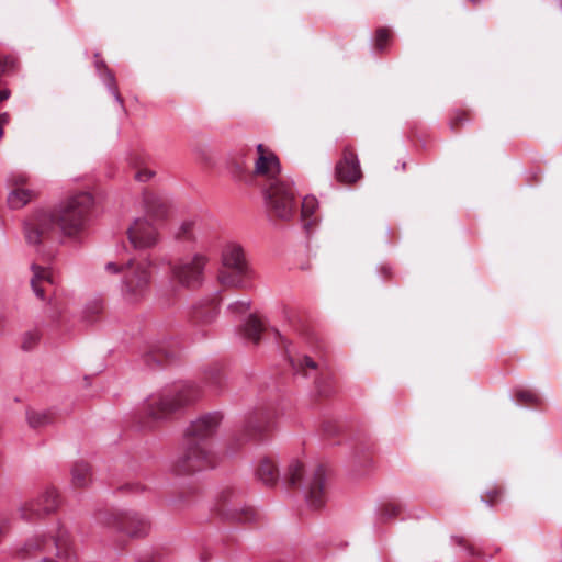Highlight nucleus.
I'll list each match as a JSON object with an SVG mask.
<instances>
[{"label": "nucleus", "instance_id": "11", "mask_svg": "<svg viewBox=\"0 0 562 562\" xmlns=\"http://www.w3.org/2000/svg\"><path fill=\"white\" fill-rule=\"evenodd\" d=\"M266 200L270 215L278 220L289 221L296 212L293 188L285 181L269 184Z\"/></svg>", "mask_w": 562, "mask_h": 562}, {"label": "nucleus", "instance_id": "48", "mask_svg": "<svg viewBox=\"0 0 562 562\" xmlns=\"http://www.w3.org/2000/svg\"><path fill=\"white\" fill-rule=\"evenodd\" d=\"M43 562H56L55 560H53L52 558H44L43 559Z\"/></svg>", "mask_w": 562, "mask_h": 562}, {"label": "nucleus", "instance_id": "2", "mask_svg": "<svg viewBox=\"0 0 562 562\" xmlns=\"http://www.w3.org/2000/svg\"><path fill=\"white\" fill-rule=\"evenodd\" d=\"M201 396L202 390L192 383L182 385L175 394L153 395L135 415V423L144 430H151L179 409L195 403Z\"/></svg>", "mask_w": 562, "mask_h": 562}, {"label": "nucleus", "instance_id": "3", "mask_svg": "<svg viewBox=\"0 0 562 562\" xmlns=\"http://www.w3.org/2000/svg\"><path fill=\"white\" fill-rule=\"evenodd\" d=\"M153 262L147 259H130L125 265L108 262L105 271L122 274L121 291L124 300L137 304L145 300L153 279Z\"/></svg>", "mask_w": 562, "mask_h": 562}, {"label": "nucleus", "instance_id": "15", "mask_svg": "<svg viewBox=\"0 0 562 562\" xmlns=\"http://www.w3.org/2000/svg\"><path fill=\"white\" fill-rule=\"evenodd\" d=\"M289 361L296 373L305 378H315V387L319 396L326 397L329 395V373L324 371L318 362L308 356H299L295 358L289 356Z\"/></svg>", "mask_w": 562, "mask_h": 562}, {"label": "nucleus", "instance_id": "7", "mask_svg": "<svg viewBox=\"0 0 562 562\" xmlns=\"http://www.w3.org/2000/svg\"><path fill=\"white\" fill-rule=\"evenodd\" d=\"M216 459L205 443L184 439L181 452L175 458L170 471L177 476H190L214 468Z\"/></svg>", "mask_w": 562, "mask_h": 562}, {"label": "nucleus", "instance_id": "14", "mask_svg": "<svg viewBox=\"0 0 562 562\" xmlns=\"http://www.w3.org/2000/svg\"><path fill=\"white\" fill-rule=\"evenodd\" d=\"M100 520L103 525L132 538L147 535L150 528V522L136 512L105 513Z\"/></svg>", "mask_w": 562, "mask_h": 562}, {"label": "nucleus", "instance_id": "1", "mask_svg": "<svg viewBox=\"0 0 562 562\" xmlns=\"http://www.w3.org/2000/svg\"><path fill=\"white\" fill-rule=\"evenodd\" d=\"M93 196L79 192L69 196L56 210L34 213L24 225V237L29 245L37 246L53 237L60 229L66 236L79 235L87 226Z\"/></svg>", "mask_w": 562, "mask_h": 562}, {"label": "nucleus", "instance_id": "46", "mask_svg": "<svg viewBox=\"0 0 562 562\" xmlns=\"http://www.w3.org/2000/svg\"><path fill=\"white\" fill-rule=\"evenodd\" d=\"M381 273L385 277V278H389L391 276V272H390V269L385 266L381 267Z\"/></svg>", "mask_w": 562, "mask_h": 562}, {"label": "nucleus", "instance_id": "34", "mask_svg": "<svg viewBox=\"0 0 562 562\" xmlns=\"http://www.w3.org/2000/svg\"><path fill=\"white\" fill-rule=\"evenodd\" d=\"M102 312H103L102 304L100 302H93L86 307L85 313H83V318L86 322L92 324L99 319Z\"/></svg>", "mask_w": 562, "mask_h": 562}, {"label": "nucleus", "instance_id": "21", "mask_svg": "<svg viewBox=\"0 0 562 562\" xmlns=\"http://www.w3.org/2000/svg\"><path fill=\"white\" fill-rule=\"evenodd\" d=\"M12 191L8 196V203L12 209L23 207L34 196V190L29 188V180L25 175L19 173L12 177Z\"/></svg>", "mask_w": 562, "mask_h": 562}, {"label": "nucleus", "instance_id": "39", "mask_svg": "<svg viewBox=\"0 0 562 562\" xmlns=\"http://www.w3.org/2000/svg\"><path fill=\"white\" fill-rule=\"evenodd\" d=\"M156 172L151 170L148 165L144 168L138 169L134 173V178L139 182H147L155 177Z\"/></svg>", "mask_w": 562, "mask_h": 562}, {"label": "nucleus", "instance_id": "22", "mask_svg": "<svg viewBox=\"0 0 562 562\" xmlns=\"http://www.w3.org/2000/svg\"><path fill=\"white\" fill-rule=\"evenodd\" d=\"M218 314V301L211 299L198 304L193 311L191 318L196 325H209L215 321Z\"/></svg>", "mask_w": 562, "mask_h": 562}, {"label": "nucleus", "instance_id": "13", "mask_svg": "<svg viewBox=\"0 0 562 562\" xmlns=\"http://www.w3.org/2000/svg\"><path fill=\"white\" fill-rule=\"evenodd\" d=\"M60 506V495L54 486H46L36 498L22 503L18 513L25 521L40 520L57 512Z\"/></svg>", "mask_w": 562, "mask_h": 562}, {"label": "nucleus", "instance_id": "33", "mask_svg": "<svg viewBox=\"0 0 562 562\" xmlns=\"http://www.w3.org/2000/svg\"><path fill=\"white\" fill-rule=\"evenodd\" d=\"M516 400L519 404L526 406H536L539 403V397L537 394L529 390H519L516 392Z\"/></svg>", "mask_w": 562, "mask_h": 562}, {"label": "nucleus", "instance_id": "20", "mask_svg": "<svg viewBox=\"0 0 562 562\" xmlns=\"http://www.w3.org/2000/svg\"><path fill=\"white\" fill-rule=\"evenodd\" d=\"M361 177L357 155L350 147H346L342 158L336 165V178L347 184L356 182Z\"/></svg>", "mask_w": 562, "mask_h": 562}, {"label": "nucleus", "instance_id": "30", "mask_svg": "<svg viewBox=\"0 0 562 562\" xmlns=\"http://www.w3.org/2000/svg\"><path fill=\"white\" fill-rule=\"evenodd\" d=\"M148 162L149 156L142 151H133L127 157V164L134 171L146 167Z\"/></svg>", "mask_w": 562, "mask_h": 562}, {"label": "nucleus", "instance_id": "40", "mask_svg": "<svg viewBox=\"0 0 562 562\" xmlns=\"http://www.w3.org/2000/svg\"><path fill=\"white\" fill-rule=\"evenodd\" d=\"M228 308L234 314H244L250 308V302L246 300H239L232 303Z\"/></svg>", "mask_w": 562, "mask_h": 562}, {"label": "nucleus", "instance_id": "24", "mask_svg": "<svg viewBox=\"0 0 562 562\" xmlns=\"http://www.w3.org/2000/svg\"><path fill=\"white\" fill-rule=\"evenodd\" d=\"M92 480L91 467L85 461H77L71 469V486L86 488Z\"/></svg>", "mask_w": 562, "mask_h": 562}, {"label": "nucleus", "instance_id": "36", "mask_svg": "<svg viewBox=\"0 0 562 562\" xmlns=\"http://www.w3.org/2000/svg\"><path fill=\"white\" fill-rule=\"evenodd\" d=\"M317 200L314 196H305L302 202L301 215L303 220H308L317 209Z\"/></svg>", "mask_w": 562, "mask_h": 562}, {"label": "nucleus", "instance_id": "18", "mask_svg": "<svg viewBox=\"0 0 562 562\" xmlns=\"http://www.w3.org/2000/svg\"><path fill=\"white\" fill-rule=\"evenodd\" d=\"M222 414L218 412L207 413L190 424L184 432V439L202 442L211 438L222 422Z\"/></svg>", "mask_w": 562, "mask_h": 562}, {"label": "nucleus", "instance_id": "6", "mask_svg": "<svg viewBox=\"0 0 562 562\" xmlns=\"http://www.w3.org/2000/svg\"><path fill=\"white\" fill-rule=\"evenodd\" d=\"M235 176L245 183H254L256 179L262 178L269 184L281 182L279 179L281 172L280 160L278 156L263 144L257 145L256 158L251 170L247 169L239 161L233 162Z\"/></svg>", "mask_w": 562, "mask_h": 562}, {"label": "nucleus", "instance_id": "10", "mask_svg": "<svg viewBox=\"0 0 562 562\" xmlns=\"http://www.w3.org/2000/svg\"><path fill=\"white\" fill-rule=\"evenodd\" d=\"M31 286L35 295L42 301H47L44 313L52 321L59 318L63 312L61 302L55 295L54 278L49 269L36 263L32 265Z\"/></svg>", "mask_w": 562, "mask_h": 562}, {"label": "nucleus", "instance_id": "42", "mask_svg": "<svg viewBox=\"0 0 562 562\" xmlns=\"http://www.w3.org/2000/svg\"><path fill=\"white\" fill-rule=\"evenodd\" d=\"M454 540H456L457 544L464 546L468 549L470 554H472V555L479 554V551L475 549V547L473 544H471L465 538L454 537Z\"/></svg>", "mask_w": 562, "mask_h": 562}, {"label": "nucleus", "instance_id": "49", "mask_svg": "<svg viewBox=\"0 0 562 562\" xmlns=\"http://www.w3.org/2000/svg\"><path fill=\"white\" fill-rule=\"evenodd\" d=\"M194 493H195V490H194V488H190V490L188 491V495H193Z\"/></svg>", "mask_w": 562, "mask_h": 562}, {"label": "nucleus", "instance_id": "28", "mask_svg": "<svg viewBox=\"0 0 562 562\" xmlns=\"http://www.w3.org/2000/svg\"><path fill=\"white\" fill-rule=\"evenodd\" d=\"M304 476V468L300 461H293L288 469L285 482L289 487H297L301 485Z\"/></svg>", "mask_w": 562, "mask_h": 562}, {"label": "nucleus", "instance_id": "35", "mask_svg": "<svg viewBox=\"0 0 562 562\" xmlns=\"http://www.w3.org/2000/svg\"><path fill=\"white\" fill-rule=\"evenodd\" d=\"M402 512V505L398 503H386L381 507V518L387 521L397 517Z\"/></svg>", "mask_w": 562, "mask_h": 562}, {"label": "nucleus", "instance_id": "8", "mask_svg": "<svg viewBox=\"0 0 562 562\" xmlns=\"http://www.w3.org/2000/svg\"><path fill=\"white\" fill-rule=\"evenodd\" d=\"M250 268L240 245L228 244L222 252L218 282L225 289H243L250 277Z\"/></svg>", "mask_w": 562, "mask_h": 562}, {"label": "nucleus", "instance_id": "19", "mask_svg": "<svg viewBox=\"0 0 562 562\" xmlns=\"http://www.w3.org/2000/svg\"><path fill=\"white\" fill-rule=\"evenodd\" d=\"M170 338H156L149 341L142 353L147 366H162L172 359L173 352L169 349Z\"/></svg>", "mask_w": 562, "mask_h": 562}, {"label": "nucleus", "instance_id": "47", "mask_svg": "<svg viewBox=\"0 0 562 562\" xmlns=\"http://www.w3.org/2000/svg\"><path fill=\"white\" fill-rule=\"evenodd\" d=\"M110 83H111V86H112L113 90L115 91L116 97H117V98H120V95H119V93H117V89H116L115 82H114V78H113V76H112V75L110 76Z\"/></svg>", "mask_w": 562, "mask_h": 562}, {"label": "nucleus", "instance_id": "23", "mask_svg": "<svg viewBox=\"0 0 562 562\" xmlns=\"http://www.w3.org/2000/svg\"><path fill=\"white\" fill-rule=\"evenodd\" d=\"M146 216L155 222L161 221L167 216V203L159 196L146 194L145 196Z\"/></svg>", "mask_w": 562, "mask_h": 562}, {"label": "nucleus", "instance_id": "45", "mask_svg": "<svg viewBox=\"0 0 562 562\" xmlns=\"http://www.w3.org/2000/svg\"><path fill=\"white\" fill-rule=\"evenodd\" d=\"M176 502L179 506H184L187 504V499L184 498V492L178 494Z\"/></svg>", "mask_w": 562, "mask_h": 562}, {"label": "nucleus", "instance_id": "5", "mask_svg": "<svg viewBox=\"0 0 562 562\" xmlns=\"http://www.w3.org/2000/svg\"><path fill=\"white\" fill-rule=\"evenodd\" d=\"M55 550V555L63 562H72L75 560V549L69 531L64 527H58L54 535L47 539L45 536H34L25 541L18 549L16 557L29 559L38 553H49Z\"/></svg>", "mask_w": 562, "mask_h": 562}, {"label": "nucleus", "instance_id": "31", "mask_svg": "<svg viewBox=\"0 0 562 562\" xmlns=\"http://www.w3.org/2000/svg\"><path fill=\"white\" fill-rule=\"evenodd\" d=\"M194 222L192 221H184L179 231L176 234V238L180 241H191L194 240Z\"/></svg>", "mask_w": 562, "mask_h": 562}, {"label": "nucleus", "instance_id": "41", "mask_svg": "<svg viewBox=\"0 0 562 562\" xmlns=\"http://www.w3.org/2000/svg\"><path fill=\"white\" fill-rule=\"evenodd\" d=\"M10 95V92L8 90H0V102L7 100ZM9 123V114L3 113L0 114V139L3 136V127Z\"/></svg>", "mask_w": 562, "mask_h": 562}, {"label": "nucleus", "instance_id": "43", "mask_svg": "<svg viewBox=\"0 0 562 562\" xmlns=\"http://www.w3.org/2000/svg\"><path fill=\"white\" fill-rule=\"evenodd\" d=\"M160 555L157 552H146L142 554L137 562H159Z\"/></svg>", "mask_w": 562, "mask_h": 562}, {"label": "nucleus", "instance_id": "12", "mask_svg": "<svg viewBox=\"0 0 562 562\" xmlns=\"http://www.w3.org/2000/svg\"><path fill=\"white\" fill-rule=\"evenodd\" d=\"M207 255L196 252L190 260H180L170 266L172 279L181 286L196 289L204 280V269L209 263Z\"/></svg>", "mask_w": 562, "mask_h": 562}, {"label": "nucleus", "instance_id": "50", "mask_svg": "<svg viewBox=\"0 0 562 562\" xmlns=\"http://www.w3.org/2000/svg\"><path fill=\"white\" fill-rule=\"evenodd\" d=\"M212 383L216 386H220V380H214Z\"/></svg>", "mask_w": 562, "mask_h": 562}, {"label": "nucleus", "instance_id": "4", "mask_svg": "<svg viewBox=\"0 0 562 562\" xmlns=\"http://www.w3.org/2000/svg\"><path fill=\"white\" fill-rule=\"evenodd\" d=\"M212 513L229 525L252 524L260 519L258 510L245 504L243 491L234 486H225L218 492Z\"/></svg>", "mask_w": 562, "mask_h": 562}, {"label": "nucleus", "instance_id": "38", "mask_svg": "<svg viewBox=\"0 0 562 562\" xmlns=\"http://www.w3.org/2000/svg\"><path fill=\"white\" fill-rule=\"evenodd\" d=\"M503 491L501 487H494L486 492L484 496L482 497L485 503H487L490 506H494L499 502L502 498Z\"/></svg>", "mask_w": 562, "mask_h": 562}, {"label": "nucleus", "instance_id": "37", "mask_svg": "<svg viewBox=\"0 0 562 562\" xmlns=\"http://www.w3.org/2000/svg\"><path fill=\"white\" fill-rule=\"evenodd\" d=\"M41 334L37 330L29 331L25 334L22 342V348L25 350L32 349L40 340Z\"/></svg>", "mask_w": 562, "mask_h": 562}, {"label": "nucleus", "instance_id": "26", "mask_svg": "<svg viewBox=\"0 0 562 562\" xmlns=\"http://www.w3.org/2000/svg\"><path fill=\"white\" fill-rule=\"evenodd\" d=\"M263 329L262 322L256 315H250L247 322L240 327L244 336L255 344L259 342Z\"/></svg>", "mask_w": 562, "mask_h": 562}, {"label": "nucleus", "instance_id": "29", "mask_svg": "<svg viewBox=\"0 0 562 562\" xmlns=\"http://www.w3.org/2000/svg\"><path fill=\"white\" fill-rule=\"evenodd\" d=\"M471 120L470 112L464 110H457L452 113L449 126L451 131L459 132L465 122Z\"/></svg>", "mask_w": 562, "mask_h": 562}, {"label": "nucleus", "instance_id": "32", "mask_svg": "<svg viewBox=\"0 0 562 562\" xmlns=\"http://www.w3.org/2000/svg\"><path fill=\"white\" fill-rule=\"evenodd\" d=\"M392 36V32L387 27H379L375 32V49L383 52Z\"/></svg>", "mask_w": 562, "mask_h": 562}, {"label": "nucleus", "instance_id": "9", "mask_svg": "<svg viewBox=\"0 0 562 562\" xmlns=\"http://www.w3.org/2000/svg\"><path fill=\"white\" fill-rule=\"evenodd\" d=\"M276 409L272 406H260L249 412L244 420L240 438H235L238 446L246 441H262L267 439L274 429Z\"/></svg>", "mask_w": 562, "mask_h": 562}, {"label": "nucleus", "instance_id": "27", "mask_svg": "<svg viewBox=\"0 0 562 562\" xmlns=\"http://www.w3.org/2000/svg\"><path fill=\"white\" fill-rule=\"evenodd\" d=\"M54 419V414L47 411H27L26 413L27 424L33 429L43 428L52 424Z\"/></svg>", "mask_w": 562, "mask_h": 562}, {"label": "nucleus", "instance_id": "44", "mask_svg": "<svg viewBox=\"0 0 562 562\" xmlns=\"http://www.w3.org/2000/svg\"><path fill=\"white\" fill-rule=\"evenodd\" d=\"M10 66H11L10 60L0 58V76L5 74Z\"/></svg>", "mask_w": 562, "mask_h": 562}, {"label": "nucleus", "instance_id": "25", "mask_svg": "<svg viewBox=\"0 0 562 562\" xmlns=\"http://www.w3.org/2000/svg\"><path fill=\"white\" fill-rule=\"evenodd\" d=\"M258 479L266 485H273L279 477L278 468L270 459H263L257 469Z\"/></svg>", "mask_w": 562, "mask_h": 562}, {"label": "nucleus", "instance_id": "16", "mask_svg": "<svg viewBox=\"0 0 562 562\" xmlns=\"http://www.w3.org/2000/svg\"><path fill=\"white\" fill-rule=\"evenodd\" d=\"M328 475L329 471L323 463L315 464L310 471L306 498L315 509L323 507L326 502Z\"/></svg>", "mask_w": 562, "mask_h": 562}, {"label": "nucleus", "instance_id": "17", "mask_svg": "<svg viewBox=\"0 0 562 562\" xmlns=\"http://www.w3.org/2000/svg\"><path fill=\"white\" fill-rule=\"evenodd\" d=\"M127 238L135 249H148L159 243V233L147 217H140L128 227Z\"/></svg>", "mask_w": 562, "mask_h": 562}]
</instances>
